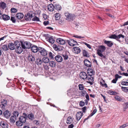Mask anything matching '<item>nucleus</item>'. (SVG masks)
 <instances>
[{"instance_id": "obj_1", "label": "nucleus", "mask_w": 128, "mask_h": 128, "mask_svg": "<svg viewBox=\"0 0 128 128\" xmlns=\"http://www.w3.org/2000/svg\"><path fill=\"white\" fill-rule=\"evenodd\" d=\"M105 46L102 45L100 46V49L97 50V54L102 58H106L105 56L102 54V53L105 51Z\"/></svg>"}, {"instance_id": "obj_2", "label": "nucleus", "mask_w": 128, "mask_h": 128, "mask_svg": "<svg viewBox=\"0 0 128 128\" xmlns=\"http://www.w3.org/2000/svg\"><path fill=\"white\" fill-rule=\"evenodd\" d=\"M22 46L23 48H29L31 47V44L29 42L26 41L21 42Z\"/></svg>"}, {"instance_id": "obj_3", "label": "nucleus", "mask_w": 128, "mask_h": 128, "mask_svg": "<svg viewBox=\"0 0 128 128\" xmlns=\"http://www.w3.org/2000/svg\"><path fill=\"white\" fill-rule=\"evenodd\" d=\"M124 35L122 34H120L118 35H116L115 34H112L111 36H109V38H113L119 41H120V40H118L121 38H124Z\"/></svg>"}, {"instance_id": "obj_4", "label": "nucleus", "mask_w": 128, "mask_h": 128, "mask_svg": "<svg viewBox=\"0 0 128 128\" xmlns=\"http://www.w3.org/2000/svg\"><path fill=\"white\" fill-rule=\"evenodd\" d=\"M39 52L40 55L42 56H47L48 54V51L44 48L40 47L39 48Z\"/></svg>"}, {"instance_id": "obj_5", "label": "nucleus", "mask_w": 128, "mask_h": 128, "mask_svg": "<svg viewBox=\"0 0 128 128\" xmlns=\"http://www.w3.org/2000/svg\"><path fill=\"white\" fill-rule=\"evenodd\" d=\"M16 48H15L16 52L20 54L23 51L22 48V45L20 43L16 45Z\"/></svg>"}, {"instance_id": "obj_6", "label": "nucleus", "mask_w": 128, "mask_h": 128, "mask_svg": "<svg viewBox=\"0 0 128 128\" xmlns=\"http://www.w3.org/2000/svg\"><path fill=\"white\" fill-rule=\"evenodd\" d=\"M68 44L71 46H74L75 45H76L77 44V42L74 40L70 39L66 41Z\"/></svg>"}, {"instance_id": "obj_7", "label": "nucleus", "mask_w": 128, "mask_h": 128, "mask_svg": "<svg viewBox=\"0 0 128 128\" xmlns=\"http://www.w3.org/2000/svg\"><path fill=\"white\" fill-rule=\"evenodd\" d=\"M23 114L24 116H20L19 118V120L23 123L26 122V118L27 116V115L25 113H23Z\"/></svg>"}, {"instance_id": "obj_8", "label": "nucleus", "mask_w": 128, "mask_h": 128, "mask_svg": "<svg viewBox=\"0 0 128 128\" xmlns=\"http://www.w3.org/2000/svg\"><path fill=\"white\" fill-rule=\"evenodd\" d=\"M33 17L32 14L28 13L26 14L24 16V18L25 20L26 21L30 20Z\"/></svg>"}, {"instance_id": "obj_9", "label": "nucleus", "mask_w": 128, "mask_h": 128, "mask_svg": "<svg viewBox=\"0 0 128 128\" xmlns=\"http://www.w3.org/2000/svg\"><path fill=\"white\" fill-rule=\"evenodd\" d=\"M40 47H38L36 46H33L31 48V49L32 52H39V48Z\"/></svg>"}, {"instance_id": "obj_10", "label": "nucleus", "mask_w": 128, "mask_h": 128, "mask_svg": "<svg viewBox=\"0 0 128 128\" xmlns=\"http://www.w3.org/2000/svg\"><path fill=\"white\" fill-rule=\"evenodd\" d=\"M80 76L81 78L83 80H85L88 78L87 74L84 72H82L80 74Z\"/></svg>"}, {"instance_id": "obj_11", "label": "nucleus", "mask_w": 128, "mask_h": 128, "mask_svg": "<svg viewBox=\"0 0 128 128\" xmlns=\"http://www.w3.org/2000/svg\"><path fill=\"white\" fill-rule=\"evenodd\" d=\"M64 15L66 18V20H67L69 19L73 20L74 15L72 16V15L70 14L68 12L65 13Z\"/></svg>"}, {"instance_id": "obj_12", "label": "nucleus", "mask_w": 128, "mask_h": 128, "mask_svg": "<svg viewBox=\"0 0 128 128\" xmlns=\"http://www.w3.org/2000/svg\"><path fill=\"white\" fill-rule=\"evenodd\" d=\"M83 115L82 112H79L76 114V118L77 120H79Z\"/></svg>"}, {"instance_id": "obj_13", "label": "nucleus", "mask_w": 128, "mask_h": 128, "mask_svg": "<svg viewBox=\"0 0 128 128\" xmlns=\"http://www.w3.org/2000/svg\"><path fill=\"white\" fill-rule=\"evenodd\" d=\"M4 116L6 118H8L10 116L11 112L8 110L5 111L3 113Z\"/></svg>"}, {"instance_id": "obj_14", "label": "nucleus", "mask_w": 128, "mask_h": 128, "mask_svg": "<svg viewBox=\"0 0 128 128\" xmlns=\"http://www.w3.org/2000/svg\"><path fill=\"white\" fill-rule=\"evenodd\" d=\"M47 8L49 11L52 12L54 9V5L52 4H50L48 6Z\"/></svg>"}, {"instance_id": "obj_15", "label": "nucleus", "mask_w": 128, "mask_h": 128, "mask_svg": "<svg viewBox=\"0 0 128 128\" xmlns=\"http://www.w3.org/2000/svg\"><path fill=\"white\" fill-rule=\"evenodd\" d=\"M85 65L86 66L90 67L91 66V63L90 62L86 59L84 61Z\"/></svg>"}, {"instance_id": "obj_16", "label": "nucleus", "mask_w": 128, "mask_h": 128, "mask_svg": "<svg viewBox=\"0 0 128 128\" xmlns=\"http://www.w3.org/2000/svg\"><path fill=\"white\" fill-rule=\"evenodd\" d=\"M55 59L58 62H61L63 60L62 57L60 55H57L55 58Z\"/></svg>"}, {"instance_id": "obj_17", "label": "nucleus", "mask_w": 128, "mask_h": 128, "mask_svg": "<svg viewBox=\"0 0 128 128\" xmlns=\"http://www.w3.org/2000/svg\"><path fill=\"white\" fill-rule=\"evenodd\" d=\"M57 42L60 44H64L65 43L64 40L61 38H59L56 40Z\"/></svg>"}, {"instance_id": "obj_18", "label": "nucleus", "mask_w": 128, "mask_h": 128, "mask_svg": "<svg viewBox=\"0 0 128 128\" xmlns=\"http://www.w3.org/2000/svg\"><path fill=\"white\" fill-rule=\"evenodd\" d=\"M88 81L87 82L90 84L91 85L93 84V82L94 81L93 78L91 76H90L89 77H88Z\"/></svg>"}, {"instance_id": "obj_19", "label": "nucleus", "mask_w": 128, "mask_h": 128, "mask_svg": "<svg viewBox=\"0 0 128 128\" xmlns=\"http://www.w3.org/2000/svg\"><path fill=\"white\" fill-rule=\"evenodd\" d=\"M42 60L40 58V56H38L36 58V62L37 64L40 65L42 62Z\"/></svg>"}, {"instance_id": "obj_20", "label": "nucleus", "mask_w": 128, "mask_h": 128, "mask_svg": "<svg viewBox=\"0 0 128 128\" xmlns=\"http://www.w3.org/2000/svg\"><path fill=\"white\" fill-rule=\"evenodd\" d=\"M24 15L23 14L21 13H18L16 15V18L17 19H20L24 17Z\"/></svg>"}, {"instance_id": "obj_21", "label": "nucleus", "mask_w": 128, "mask_h": 128, "mask_svg": "<svg viewBox=\"0 0 128 128\" xmlns=\"http://www.w3.org/2000/svg\"><path fill=\"white\" fill-rule=\"evenodd\" d=\"M104 42L109 47H111L113 45V43L111 41L105 40Z\"/></svg>"}, {"instance_id": "obj_22", "label": "nucleus", "mask_w": 128, "mask_h": 128, "mask_svg": "<svg viewBox=\"0 0 128 128\" xmlns=\"http://www.w3.org/2000/svg\"><path fill=\"white\" fill-rule=\"evenodd\" d=\"M73 119L71 116H68V117L66 122L67 124H70L71 123L73 122Z\"/></svg>"}, {"instance_id": "obj_23", "label": "nucleus", "mask_w": 128, "mask_h": 128, "mask_svg": "<svg viewBox=\"0 0 128 128\" xmlns=\"http://www.w3.org/2000/svg\"><path fill=\"white\" fill-rule=\"evenodd\" d=\"M8 46L10 50H14L15 48V45L13 43H9Z\"/></svg>"}, {"instance_id": "obj_24", "label": "nucleus", "mask_w": 128, "mask_h": 128, "mask_svg": "<svg viewBox=\"0 0 128 128\" xmlns=\"http://www.w3.org/2000/svg\"><path fill=\"white\" fill-rule=\"evenodd\" d=\"M74 52L76 54L79 53L81 51L80 48L78 47H76L74 48Z\"/></svg>"}, {"instance_id": "obj_25", "label": "nucleus", "mask_w": 128, "mask_h": 128, "mask_svg": "<svg viewBox=\"0 0 128 128\" xmlns=\"http://www.w3.org/2000/svg\"><path fill=\"white\" fill-rule=\"evenodd\" d=\"M28 59L29 60L32 62H34L35 60V58L34 56L31 54L29 55Z\"/></svg>"}, {"instance_id": "obj_26", "label": "nucleus", "mask_w": 128, "mask_h": 128, "mask_svg": "<svg viewBox=\"0 0 128 128\" xmlns=\"http://www.w3.org/2000/svg\"><path fill=\"white\" fill-rule=\"evenodd\" d=\"M54 8L57 10H60L61 8L60 6L58 4H54Z\"/></svg>"}, {"instance_id": "obj_27", "label": "nucleus", "mask_w": 128, "mask_h": 128, "mask_svg": "<svg viewBox=\"0 0 128 128\" xmlns=\"http://www.w3.org/2000/svg\"><path fill=\"white\" fill-rule=\"evenodd\" d=\"M2 18L4 20L6 21L9 20L10 18L8 15L4 14L2 15Z\"/></svg>"}, {"instance_id": "obj_28", "label": "nucleus", "mask_w": 128, "mask_h": 128, "mask_svg": "<svg viewBox=\"0 0 128 128\" xmlns=\"http://www.w3.org/2000/svg\"><path fill=\"white\" fill-rule=\"evenodd\" d=\"M88 73L90 76H92L93 75L94 73V72L92 69H88L87 70Z\"/></svg>"}, {"instance_id": "obj_29", "label": "nucleus", "mask_w": 128, "mask_h": 128, "mask_svg": "<svg viewBox=\"0 0 128 128\" xmlns=\"http://www.w3.org/2000/svg\"><path fill=\"white\" fill-rule=\"evenodd\" d=\"M0 6L2 9H4L6 7V4L4 2H0Z\"/></svg>"}, {"instance_id": "obj_30", "label": "nucleus", "mask_w": 128, "mask_h": 128, "mask_svg": "<svg viewBox=\"0 0 128 128\" xmlns=\"http://www.w3.org/2000/svg\"><path fill=\"white\" fill-rule=\"evenodd\" d=\"M49 42L51 44H53L54 42V39L52 36L48 37L47 38Z\"/></svg>"}, {"instance_id": "obj_31", "label": "nucleus", "mask_w": 128, "mask_h": 128, "mask_svg": "<svg viewBox=\"0 0 128 128\" xmlns=\"http://www.w3.org/2000/svg\"><path fill=\"white\" fill-rule=\"evenodd\" d=\"M50 66L52 67H54L56 66V63L53 61H52L49 62Z\"/></svg>"}, {"instance_id": "obj_32", "label": "nucleus", "mask_w": 128, "mask_h": 128, "mask_svg": "<svg viewBox=\"0 0 128 128\" xmlns=\"http://www.w3.org/2000/svg\"><path fill=\"white\" fill-rule=\"evenodd\" d=\"M42 62L45 63H47L49 62V59L47 57H44L42 59Z\"/></svg>"}, {"instance_id": "obj_33", "label": "nucleus", "mask_w": 128, "mask_h": 128, "mask_svg": "<svg viewBox=\"0 0 128 128\" xmlns=\"http://www.w3.org/2000/svg\"><path fill=\"white\" fill-rule=\"evenodd\" d=\"M1 102L2 105V107L3 108V106H4L6 105L7 101L5 100H1Z\"/></svg>"}, {"instance_id": "obj_34", "label": "nucleus", "mask_w": 128, "mask_h": 128, "mask_svg": "<svg viewBox=\"0 0 128 128\" xmlns=\"http://www.w3.org/2000/svg\"><path fill=\"white\" fill-rule=\"evenodd\" d=\"M1 125L3 128H8V126L7 124L5 122H1Z\"/></svg>"}, {"instance_id": "obj_35", "label": "nucleus", "mask_w": 128, "mask_h": 128, "mask_svg": "<svg viewBox=\"0 0 128 128\" xmlns=\"http://www.w3.org/2000/svg\"><path fill=\"white\" fill-rule=\"evenodd\" d=\"M16 118L14 116H11L10 120V122L12 123H14L16 120Z\"/></svg>"}, {"instance_id": "obj_36", "label": "nucleus", "mask_w": 128, "mask_h": 128, "mask_svg": "<svg viewBox=\"0 0 128 128\" xmlns=\"http://www.w3.org/2000/svg\"><path fill=\"white\" fill-rule=\"evenodd\" d=\"M28 117L29 119L33 120L34 119V115L33 114H29L28 116Z\"/></svg>"}, {"instance_id": "obj_37", "label": "nucleus", "mask_w": 128, "mask_h": 128, "mask_svg": "<svg viewBox=\"0 0 128 128\" xmlns=\"http://www.w3.org/2000/svg\"><path fill=\"white\" fill-rule=\"evenodd\" d=\"M16 124L18 126H21L23 124V123L19 120V121L16 122Z\"/></svg>"}, {"instance_id": "obj_38", "label": "nucleus", "mask_w": 128, "mask_h": 128, "mask_svg": "<svg viewBox=\"0 0 128 128\" xmlns=\"http://www.w3.org/2000/svg\"><path fill=\"white\" fill-rule=\"evenodd\" d=\"M54 15L55 16L56 20H58L60 18V14L59 13H56Z\"/></svg>"}, {"instance_id": "obj_39", "label": "nucleus", "mask_w": 128, "mask_h": 128, "mask_svg": "<svg viewBox=\"0 0 128 128\" xmlns=\"http://www.w3.org/2000/svg\"><path fill=\"white\" fill-rule=\"evenodd\" d=\"M2 49L4 51H6L8 50V48L6 45H3L2 47Z\"/></svg>"}, {"instance_id": "obj_40", "label": "nucleus", "mask_w": 128, "mask_h": 128, "mask_svg": "<svg viewBox=\"0 0 128 128\" xmlns=\"http://www.w3.org/2000/svg\"><path fill=\"white\" fill-rule=\"evenodd\" d=\"M83 56H84L87 57H88L89 54L87 51L85 50H84L83 51Z\"/></svg>"}, {"instance_id": "obj_41", "label": "nucleus", "mask_w": 128, "mask_h": 128, "mask_svg": "<svg viewBox=\"0 0 128 128\" xmlns=\"http://www.w3.org/2000/svg\"><path fill=\"white\" fill-rule=\"evenodd\" d=\"M128 108V102L124 103L123 108V110L125 111Z\"/></svg>"}, {"instance_id": "obj_42", "label": "nucleus", "mask_w": 128, "mask_h": 128, "mask_svg": "<svg viewBox=\"0 0 128 128\" xmlns=\"http://www.w3.org/2000/svg\"><path fill=\"white\" fill-rule=\"evenodd\" d=\"M121 89L123 91H124L125 92H128V87H125L122 86L121 87Z\"/></svg>"}, {"instance_id": "obj_43", "label": "nucleus", "mask_w": 128, "mask_h": 128, "mask_svg": "<svg viewBox=\"0 0 128 128\" xmlns=\"http://www.w3.org/2000/svg\"><path fill=\"white\" fill-rule=\"evenodd\" d=\"M114 98L116 100L118 101H121L122 100V99L120 97L118 96H115Z\"/></svg>"}, {"instance_id": "obj_44", "label": "nucleus", "mask_w": 128, "mask_h": 128, "mask_svg": "<svg viewBox=\"0 0 128 128\" xmlns=\"http://www.w3.org/2000/svg\"><path fill=\"white\" fill-rule=\"evenodd\" d=\"M108 93L109 94L111 95H116L117 94L116 92L111 90H109Z\"/></svg>"}, {"instance_id": "obj_45", "label": "nucleus", "mask_w": 128, "mask_h": 128, "mask_svg": "<svg viewBox=\"0 0 128 128\" xmlns=\"http://www.w3.org/2000/svg\"><path fill=\"white\" fill-rule=\"evenodd\" d=\"M62 56L65 60H67L68 58V56L67 54H62Z\"/></svg>"}, {"instance_id": "obj_46", "label": "nucleus", "mask_w": 128, "mask_h": 128, "mask_svg": "<svg viewBox=\"0 0 128 128\" xmlns=\"http://www.w3.org/2000/svg\"><path fill=\"white\" fill-rule=\"evenodd\" d=\"M13 116H14L16 118V117H17L19 115V113L18 112L16 111L13 112Z\"/></svg>"}, {"instance_id": "obj_47", "label": "nucleus", "mask_w": 128, "mask_h": 128, "mask_svg": "<svg viewBox=\"0 0 128 128\" xmlns=\"http://www.w3.org/2000/svg\"><path fill=\"white\" fill-rule=\"evenodd\" d=\"M100 82V85H101L102 86L106 88L108 87V86L106 83H104V84H103L101 82Z\"/></svg>"}, {"instance_id": "obj_48", "label": "nucleus", "mask_w": 128, "mask_h": 128, "mask_svg": "<svg viewBox=\"0 0 128 128\" xmlns=\"http://www.w3.org/2000/svg\"><path fill=\"white\" fill-rule=\"evenodd\" d=\"M53 47L54 49L56 51L58 50L59 49L58 46L56 44H54Z\"/></svg>"}, {"instance_id": "obj_49", "label": "nucleus", "mask_w": 128, "mask_h": 128, "mask_svg": "<svg viewBox=\"0 0 128 128\" xmlns=\"http://www.w3.org/2000/svg\"><path fill=\"white\" fill-rule=\"evenodd\" d=\"M86 92L85 91H81L80 92V94L82 96H84L86 94Z\"/></svg>"}, {"instance_id": "obj_50", "label": "nucleus", "mask_w": 128, "mask_h": 128, "mask_svg": "<svg viewBox=\"0 0 128 128\" xmlns=\"http://www.w3.org/2000/svg\"><path fill=\"white\" fill-rule=\"evenodd\" d=\"M11 12L12 13H16L17 12V10L14 8H12L10 10Z\"/></svg>"}, {"instance_id": "obj_51", "label": "nucleus", "mask_w": 128, "mask_h": 128, "mask_svg": "<svg viewBox=\"0 0 128 128\" xmlns=\"http://www.w3.org/2000/svg\"><path fill=\"white\" fill-rule=\"evenodd\" d=\"M121 84L122 85L128 86V82L126 81H122L121 82Z\"/></svg>"}, {"instance_id": "obj_52", "label": "nucleus", "mask_w": 128, "mask_h": 128, "mask_svg": "<svg viewBox=\"0 0 128 128\" xmlns=\"http://www.w3.org/2000/svg\"><path fill=\"white\" fill-rule=\"evenodd\" d=\"M79 89L80 90H82L84 89V87L82 84H79L78 85Z\"/></svg>"}, {"instance_id": "obj_53", "label": "nucleus", "mask_w": 128, "mask_h": 128, "mask_svg": "<svg viewBox=\"0 0 128 128\" xmlns=\"http://www.w3.org/2000/svg\"><path fill=\"white\" fill-rule=\"evenodd\" d=\"M32 20L34 21H39V19L38 17L35 16L32 19Z\"/></svg>"}, {"instance_id": "obj_54", "label": "nucleus", "mask_w": 128, "mask_h": 128, "mask_svg": "<svg viewBox=\"0 0 128 128\" xmlns=\"http://www.w3.org/2000/svg\"><path fill=\"white\" fill-rule=\"evenodd\" d=\"M97 110L96 109H94L92 112L91 113L90 115V116H91L93 115L96 112Z\"/></svg>"}, {"instance_id": "obj_55", "label": "nucleus", "mask_w": 128, "mask_h": 128, "mask_svg": "<svg viewBox=\"0 0 128 128\" xmlns=\"http://www.w3.org/2000/svg\"><path fill=\"white\" fill-rule=\"evenodd\" d=\"M84 102L83 101H80V102L79 105L81 106H83L84 105Z\"/></svg>"}, {"instance_id": "obj_56", "label": "nucleus", "mask_w": 128, "mask_h": 128, "mask_svg": "<svg viewBox=\"0 0 128 128\" xmlns=\"http://www.w3.org/2000/svg\"><path fill=\"white\" fill-rule=\"evenodd\" d=\"M128 126V123L122 125L120 128H124Z\"/></svg>"}, {"instance_id": "obj_57", "label": "nucleus", "mask_w": 128, "mask_h": 128, "mask_svg": "<svg viewBox=\"0 0 128 128\" xmlns=\"http://www.w3.org/2000/svg\"><path fill=\"white\" fill-rule=\"evenodd\" d=\"M11 20L13 23H14L15 22L16 20L15 18L13 17H11L10 19Z\"/></svg>"}, {"instance_id": "obj_58", "label": "nucleus", "mask_w": 128, "mask_h": 128, "mask_svg": "<svg viewBox=\"0 0 128 128\" xmlns=\"http://www.w3.org/2000/svg\"><path fill=\"white\" fill-rule=\"evenodd\" d=\"M34 123L36 125H38L39 124V122L38 121L35 120L34 121Z\"/></svg>"}, {"instance_id": "obj_59", "label": "nucleus", "mask_w": 128, "mask_h": 128, "mask_svg": "<svg viewBox=\"0 0 128 128\" xmlns=\"http://www.w3.org/2000/svg\"><path fill=\"white\" fill-rule=\"evenodd\" d=\"M121 77V76H119L118 74H116L115 76V78L117 79L118 80V78H120Z\"/></svg>"}, {"instance_id": "obj_60", "label": "nucleus", "mask_w": 128, "mask_h": 128, "mask_svg": "<svg viewBox=\"0 0 128 128\" xmlns=\"http://www.w3.org/2000/svg\"><path fill=\"white\" fill-rule=\"evenodd\" d=\"M49 22H48V21H44L43 22V24H44L46 26L48 24H49Z\"/></svg>"}, {"instance_id": "obj_61", "label": "nucleus", "mask_w": 128, "mask_h": 128, "mask_svg": "<svg viewBox=\"0 0 128 128\" xmlns=\"http://www.w3.org/2000/svg\"><path fill=\"white\" fill-rule=\"evenodd\" d=\"M49 57L51 59H52L54 57L52 55V53L51 52H49Z\"/></svg>"}, {"instance_id": "obj_62", "label": "nucleus", "mask_w": 128, "mask_h": 128, "mask_svg": "<svg viewBox=\"0 0 128 128\" xmlns=\"http://www.w3.org/2000/svg\"><path fill=\"white\" fill-rule=\"evenodd\" d=\"M89 49L91 48V47L90 46L89 44L87 43H86L85 42L84 44Z\"/></svg>"}, {"instance_id": "obj_63", "label": "nucleus", "mask_w": 128, "mask_h": 128, "mask_svg": "<svg viewBox=\"0 0 128 128\" xmlns=\"http://www.w3.org/2000/svg\"><path fill=\"white\" fill-rule=\"evenodd\" d=\"M82 109L83 112H85L86 110V106H84L82 108Z\"/></svg>"}, {"instance_id": "obj_64", "label": "nucleus", "mask_w": 128, "mask_h": 128, "mask_svg": "<svg viewBox=\"0 0 128 128\" xmlns=\"http://www.w3.org/2000/svg\"><path fill=\"white\" fill-rule=\"evenodd\" d=\"M117 79L116 78H115V79H114L113 80H112V83H116V81H117Z\"/></svg>"}]
</instances>
